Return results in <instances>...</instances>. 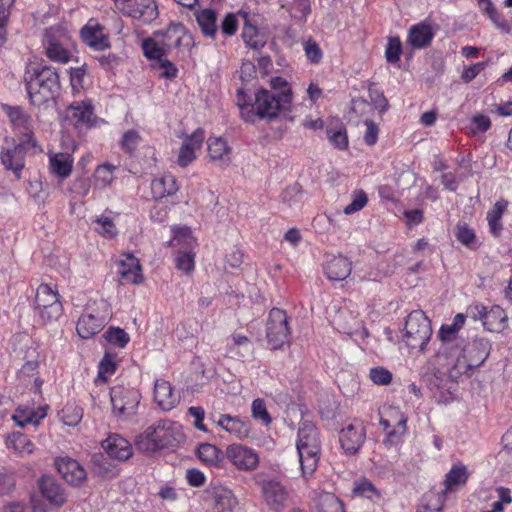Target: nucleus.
Returning a JSON list of instances; mask_svg holds the SVG:
<instances>
[{"label":"nucleus","instance_id":"nucleus-25","mask_svg":"<svg viewBox=\"0 0 512 512\" xmlns=\"http://www.w3.org/2000/svg\"><path fill=\"white\" fill-rule=\"evenodd\" d=\"M154 400L162 410L170 411L177 405L178 396L168 381L158 379L154 384Z\"/></svg>","mask_w":512,"mask_h":512},{"label":"nucleus","instance_id":"nucleus-52","mask_svg":"<svg viewBox=\"0 0 512 512\" xmlns=\"http://www.w3.org/2000/svg\"><path fill=\"white\" fill-rule=\"evenodd\" d=\"M353 492L374 502H378L381 499L380 491L366 479L356 483Z\"/></svg>","mask_w":512,"mask_h":512},{"label":"nucleus","instance_id":"nucleus-2","mask_svg":"<svg viewBox=\"0 0 512 512\" xmlns=\"http://www.w3.org/2000/svg\"><path fill=\"white\" fill-rule=\"evenodd\" d=\"M296 447L303 476H311L318 466L321 451L319 433L313 423H301Z\"/></svg>","mask_w":512,"mask_h":512},{"label":"nucleus","instance_id":"nucleus-55","mask_svg":"<svg viewBox=\"0 0 512 512\" xmlns=\"http://www.w3.org/2000/svg\"><path fill=\"white\" fill-rule=\"evenodd\" d=\"M95 223L97 224L95 230L103 237L111 239L117 236L118 230L109 217L102 215L95 220Z\"/></svg>","mask_w":512,"mask_h":512},{"label":"nucleus","instance_id":"nucleus-41","mask_svg":"<svg viewBox=\"0 0 512 512\" xmlns=\"http://www.w3.org/2000/svg\"><path fill=\"white\" fill-rule=\"evenodd\" d=\"M465 320L466 315L463 313H458L454 316L451 324H443L438 332V336L441 341L444 343L454 341L456 339L457 333L464 326Z\"/></svg>","mask_w":512,"mask_h":512},{"label":"nucleus","instance_id":"nucleus-7","mask_svg":"<svg viewBox=\"0 0 512 512\" xmlns=\"http://www.w3.org/2000/svg\"><path fill=\"white\" fill-rule=\"evenodd\" d=\"M491 350L490 342L485 338H476L463 350V354L457 358L454 369L458 373H467L480 367L488 358Z\"/></svg>","mask_w":512,"mask_h":512},{"label":"nucleus","instance_id":"nucleus-12","mask_svg":"<svg viewBox=\"0 0 512 512\" xmlns=\"http://www.w3.org/2000/svg\"><path fill=\"white\" fill-rule=\"evenodd\" d=\"M262 496L268 508L274 512H282L289 503L287 488L277 480H267L262 483Z\"/></svg>","mask_w":512,"mask_h":512},{"label":"nucleus","instance_id":"nucleus-15","mask_svg":"<svg viewBox=\"0 0 512 512\" xmlns=\"http://www.w3.org/2000/svg\"><path fill=\"white\" fill-rule=\"evenodd\" d=\"M82 41L94 51H103L110 48V41L104 33V26L90 19L80 30Z\"/></svg>","mask_w":512,"mask_h":512},{"label":"nucleus","instance_id":"nucleus-63","mask_svg":"<svg viewBox=\"0 0 512 512\" xmlns=\"http://www.w3.org/2000/svg\"><path fill=\"white\" fill-rule=\"evenodd\" d=\"M157 66L161 70L159 74L161 78L172 80L177 77L178 68L168 59L164 58L159 63H157Z\"/></svg>","mask_w":512,"mask_h":512},{"label":"nucleus","instance_id":"nucleus-32","mask_svg":"<svg viewBox=\"0 0 512 512\" xmlns=\"http://www.w3.org/2000/svg\"><path fill=\"white\" fill-rule=\"evenodd\" d=\"M42 495L53 505L62 506L66 496L61 486L50 477H43L40 481Z\"/></svg>","mask_w":512,"mask_h":512},{"label":"nucleus","instance_id":"nucleus-38","mask_svg":"<svg viewBox=\"0 0 512 512\" xmlns=\"http://www.w3.org/2000/svg\"><path fill=\"white\" fill-rule=\"evenodd\" d=\"M207 144L209 156L213 161H221L224 164L229 163L231 148L223 138L211 137L208 139Z\"/></svg>","mask_w":512,"mask_h":512},{"label":"nucleus","instance_id":"nucleus-56","mask_svg":"<svg viewBox=\"0 0 512 512\" xmlns=\"http://www.w3.org/2000/svg\"><path fill=\"white\" fill-rule=\"evenodd\" d=\"M368 202V197H367V194L359 189V190H355L353 193H352V201L350 204H348L345 208H344V213L346 215H350V214H353L355 212H358L360 211L361 209H363L366 204Z\"/></svg>","mask_w":512,"mask_h":512},{"label":"nucleus","instance_id":"nucleus-24","mask_svg":"<svg viewBox=\"0 0 512 512\" xmlns=\"http://www.w3.org/2000/svg\"><path fill=\"white\" fill-rule=\"evenodd\" d=\"M203 140L204 131L197 129L183 141L178 155V164L181 167H186L193 162L195 159V150L201 147Z\"/></svg>","mask_w":512,"mask_h":512},{"label":"nucleus","instance_id":"nucleus-58","mask_svg":"<svg viewBox=\"0 0 512 512\" xmlns=\"http://www.w3.org/2000/svg\"><path fill=\"white\" fill-rule=\"evenodd\" d=\"M369 377L376 385H388L392 381V373L384 367H374L370 369Z\"/></svg>","mask_w":512,"mask_h":512},{"label":"nucleus","instance_id":"nucleus-5","mask_svg":"<svg viewBox=\"0 0 512 512\" xmlns=\"http://www.w3.org/2000/svg\"><path fill=\"white\" fill-rule=\"evenodd\" d=\"M70 37L59 27L46 29L43 45L46 56L53 62L67 63L71 59L69 51Z\"/></svg>","mask_w":512,"mask_h":512},{"label":"nucleus","instance_id":"nucleus-23","mask_svg":"<svg viewBox=\"0 0 512 512\" xmlns=\"http://www.w3.org/2000/svg\"><path fill=\"white\" fill-rule=\"evenodd\" d=\"M434 35L432 26L428 22L423 21L409 29L407 44L414 49H423L431 44Z\"/></svg>","mask_w":512,"mask_h":512},{"label":"nucleus","instance_id":"nucleus-4","mask_svg":"<svg viewBox=\"0 0 512 512\" xmlns=\"http://www.w3.org/2000/svg\"><path fill=\"white\" fill-rule=\"evenodd\" d=\"M292 103V91L271 92L267 89H260L255 95L256 114L261 119L273 120L281 112L290 111Z\"/></svg>","mask_w":512,"mask_h":512},{"label":"nucleus","instance_id":"nucleus-21","mask_svg":"<svg viewBox=\"0 0 512 512\" xmlns=\"http://www.w3.org/2000/svg\"><path fill=\"white\" fill-rule=\"evenodd\" d=\"M106 324V317L99 314L83 313L78 319L76 330L83 339H89L99 333Z\"/></svg>","mask_w":512,"mask_h":512},{"label":"nucleus","instance_id":"nucleus-17","mask_svg":"<svg viewBox=\"0 0 512 512\" xmlns=\"http://www.w3.org/2000/svg\"><path fill=\"white\" fill-rule=\"evenodd\" d=\"M226 453L228 459L239 470H253L259 463L255 451L240 444L229 445Z\"/></svg>","mask_w":512,"mask_h":512},{"label":"nucleus","instance_id":"nucleus-14","mask_svg":"<svg viewBox=\"0 0 512 512\" xmlns=\"http://www.w3.org/2000/svg\"><path fill=\"white\" fill-rule=\"evenodd\" d=\"M54 465L62 478L72 486H81L87 478L84 467L71 457H58L55 459Z\"/></svg>","mask_w":512,"mask_h":512},{"label":"nucleus","instance_id":"nucleus-44","mask_svg":"<svg viewBox=\"0 0 512 512\" xmlns=\"http://www.w3.org/2000/svg\"><path fill=\"white\" fill-rule=\"evenodd\" d=\"M337 329L345 334L352 335L357 331L359 321L348 310L341 309L334 320Z\"/></svg>","mask_w":512,"mask_h":512},{"label":"nucleus","instance_id":"nucleus-53","mask_svg":"<svg viewBox=\"0 0 512 512\" xmlns=\"http://www.w3.org/2000/svg\"><path fill=\"white\" fill-rule=\"evenodd\" d=\"M455 236L461 244L468 248H473L476 243L474 230L464 222H460L456 225Z\"/></svg>","mask_w":512,"mask_h":512},{"label":"nucleus","instance_id":"nucleus-6","mask_svg":"<svg viewBox=\"0 0 512 512\" xmlns=\"http://www.w3.org/2000/svg\"><path fill=\"white\" fill-rule=\"evenodd\" d=\"M290 334L286 312L279 308L271 309L266 324V338L271 349L277 350L288 344Z\"/></svg>","mask_w":512,"mask_h":512},{"label":"nucleus","instance_id":"nucleus-30","mask_svg":"<svg viewBox=\"0 0 512 512\" xmlns=\"http://www.w3.org/2000/svg\"><path fill=\"white\" fill-rule=\"evenodd\" d=\"M178 189L176 178L172 174H165L151 182V193L155 200L174 195Z\"/></svg>","mask_w":512,"mask_h":512},{"label":"nucleus","instance_id":"nucleus-8","mask_svg":"<svg viewBox=\"0 0 512 512\" xmlns=\"http://www.w3.org/2000/svg\"><path fill=\"white\" fill-rule=\"evenodd\" d=\"M35 308L44 322L56 321L63 312L59 295L48 284H41L36 290Z\"/></svg>","mask_w":512,"mask_h":512},{"label":"nucleus","instance_id":"nucleus-20","mask_svg":"<svg viewBox=\"0 0 512 512\" xmlns=\"http://www.w3.org/2000/svg\"><path fill=\"white\" fill-rule=\"evenodd\" d=\"M101 445L110 458L120 461L128 460L133 454L131 444L118 434H111Z\"/></svg>","mask_w":512,"mask_h":512},{"label":"nucleus","instance_id":"nucleus-26","mask_svg":"<svg viewBox=\"0 0 512 512\" xmlns=\"http://www.w3.org/2000/svg\"><path fill=\"white\" fill-rule=\"evenodd\" d=\"M324 270L328 279L342 281L351 274L352 263L344 256H332L327 260Z\"/></svg>","mask_w":512,"mask_h":512},{"label":"nucleus","instance_id":"nucleus-48","mask_svg":"<svg viewBox=\"0 0 512 512\" xmlns=\"http://www.w3.org/2000/svg\"><path fill=\"white\" fill-rule=\"evenodd\" d=\"M242 38L247 46L254 50L261 49L265 46L266 41L255 26L246 24L243 28Z\"/></svg>","mask_w":512,"mask_h":512},{"label":"nucleus","instance_id":"nucleus-29","mask_svg":"<svg viewBox=\"0 0 512 512\" xmlns=\"http://www.w3.org/2000/svg\"><path fill=\"white\" fill-rule=\"evenodd\" d=\"M158 6L154 0H135L130 6L128 15L141 20L143 23H150L158 17Z\"/></svg>","mask_w":512,"mask_h":512},{"label":"nucleus","instance_id":"nucleus-34","mask_svg":"<svg viewBox=\"0 0 512 512\" xmlns=\"http://www.w3.org/2000/svg\"><path fill=\"white\" fill-rule=\"evenodd\" d=\"M196 21L205 37L215 39L217 34V14L213 9H203L196 12Z\"/></svg>","mask_w":512,"mask_h":512},{"label":"nucleus","instance_id":"nucleus-47","mask_svg":"<svg viewBox=\"0 0 512 512\" xmlns=\"http://www.w3.org/2000/svg\"><path fill=\"white\" fill-rule=\"evenodd\" d=\"M142 48L144 55L150 60H156L157 63L163 60L167 53V50L161 44L160 40L157 41L151 38L143 41Z\"/></svg>","mask_w":512,"mask_h":512},{"label":"nucleus","instance_id":"nucleus-39","mask_svg":"<svg viewBox=\"0 0 512 512\" xmlns=\"http://www.w3.org/2000/svg\"><path fill=\"white\" fill-rule=\"evenodd\" d=\"M507 316L500 306H492L489 310L485 308L483 326L491 332H499L504 328Z\"/></svg>","mask_w":512,"mask_h":512},{"label":"nucleus","instance_id":"nucleus-51","mask_svg":"<svg viewBox=\"0 0 512 512\" xmlns=\"http://www.w3.org/2000/svg\"><path fill=\"white\" fill-rule=\"evenodd\" d=\"M116 367L115 357L111 353L106 352L98 365L96 381L101 380L102 382H107L108 377L115 373Z\"/></svg>","mask_w":512,"mask_h":512},{"label":"nucleus","instance_id":"nucleus-36","mask_svg":"<svg viewBox=\"0 0 512 512\" xmlns=\"http://www.w3.org/2000/svg\"><path fill=\"white\" fill-rule=\"evenodd\" d=\"M184 34V26L180 23H173L169 25L165 31L159 34L161 35L160 42L167 51L173 48H178L181 45Z\"/></svg>","mask_w":512,"mask_h":512},{"label":"nucleus","instance_id":"nucleus-1","mask_svg":"<svg viewBox=\"0 0 512 512\" xmlns=\"http://www.w3.org/2000/svg\"><path fill=\"white\" fill-rule=\"evenodd\" d=\"M25 82L30 102L35 106L55 100L61 89L58 71L46 64L28 69L25 73Z\"/></svg>","mask_w":512,"mask_h":512},{"label":"nucleus","instance_id":"nucleus-46","mask_svg":"<svg viewBox=\"0 0 512 512\" xmlns=\"http://www.w3.org/2000/svg\"><path fill=\"white\" fill-rule=\"evenodd\" d=\"M318 512H345L343 502L332 493H324L319 497Z\"/></svg>","mask_w":512,"mask_h":512},{"label":"nucleus","instance_id":"nucleus-19","mask_svg":"<svg viewBox=\"0 0 512 512\" xmlns=\"http://www.w3.org/2000/svg\"><path fill=\"white\" fill-rule=\"evenodd\" d=\"M2 108L21 138H34L31 117L21 107L5 104Z\"/></svg>","mask_w":512,"mask_h":512},{"label":"nucleus","instance_id":"nucleus-18","mask_svg":"<svg viewBox=\"0 0 512 512\" xmlns=\"http://www.w3.org/2000/svg\"><path fill=\"white\" fill-rule=\"evenodd\" d=\"M66 118L77 128L91 127L94 121V109L91 102H73L67 108Z\"/></svg>","mask_w":512,"mask_h":512},{"label":"nucleus","instance_id":"nucleus-59","mask_svg":"<svg viewBox=\"0 0 512 512\" xmlns=\"http://www.w3.org/2000/svg\"><path fill=\"white\" fill-rule=\"evenodd\" d=\"M91 188V181L87 177L76 178L69 187L74 197H85Z\"/></svg>","mask_w":512,"mask_h":512},{"label":"nucleus","instance_id":"nucleus-49","mask_svg":"<svg viewBox=\"0 0 512 512\" xmlns=\"http://www.w3.org/2000/svg\"><path fill=\"white\" fill-rule=\"evenodd\" d=\"M104 338L118 348H125L130 341L128 333L120 327H109L104 333Z\"/></svg>","mask_w":512,"mask_h":512},{"label":"nucleus","instance_id":"nucleus-54","mask_svg":"<svg viewBox=\"0 0 512 512\" xmlns=\"http://www.w3.org/2000/svg\"><path fill=\"white\" fill-rule=\"evenodd\" d=\"M402 54V43L398 36L389 37L385 49V57L388 63L396 64Z\"/></svg>","mask_w":512,"mask_h":512},{"label":"nucleus","instance_id":"nucleus-60","mask_svg":"<svg viewBox=\"0 0 512 512\" xmlns=\"http://www.w3.org/2000/svg\"><path fill=\"white\" fill-rule=\"evenodd\" d=\"M252 415L255 419L261 420L266 425L271 423L272 419L267 412L263 399L257 398L252 402Z\"/></svg>","mask_w":512,"mask_h":512},{"label":"nucleus","instance_id":"nucleus-16","mask_svg":"<svg viewBox=\"0 0 512 512\" xmlns=\"http://www.w3.org/2000/svg\"><path fill=\"white\" fill-rule=\"evenodd\" d=\"M386 414L389 418L381 416L380 426L386 432L389 442H396L406 432L407 418L398 409L390 407Z\"/></svg>","mask_w":512,"mask_h":512},{"label":"nucleus","instance_id":"nucleus-13","mask_svg":"<svg viewBox=\"0 0 512 512\" xmlns=\"http://www.w3.org/2000/svg\"><path fill=\"white\" fill-rule=\"evenodd\" d=\"M153 433L159 449L177 447L184 440L181 426L169 420L159 422L156 427H153Z\"/></svg>","mask_w":512,"mask_h":512},{"label":"nucleus","instance_id":"nucleus-27","mask_svg":"<svg viewBox=\"0 0 512 512\" xmlns=\"http://www.w3.org/2000/svg\"><path fill=\"white\" fill-rule=\"evenodd\" d=\"M217 424L231 435L240 439L247 437L250 433L249 420L241 419L238 416L222 414L217 420Z\"/></svg>","mask_w":512,"mask_h":512},{"label":"nucleus","instance_id":"nucleus-57","mask_svg":"<svg viewBox=\"0 0 512 512\" xmlns=\"http://www.w3.org/2000/svg\"><path fill=\"white\" fill-rule=\"evenodd\" d=\"M141 137L136 130H128L126 131L120 141V146L123 151L128 154H132L137 146L139 145Z\"/></svg>","mask_w":512,"mask_h":512},{"label":"nucleus","instance_id":"nucleus-37","mask_svg":"<svg viewBox=\"0 0 512 512\" xmlns=\"http://www.w3.org/2000/svg\"><path fill=\"white\" fill-rule=\"evenodd\" d=\"M469 478V472L465 465H454L445 476V490L454 491L459 487L466 485Z\"/></svg>","mask_w":512,"mask_h":512},{"label":"nucleus","instance_id":"nucleus-28","mask_svg":"<svg viewBox=\"0 0 512 512\" xmlns=\"http://www.w3.org/2000/svg\"><path fill=\"white\" fill-rule=\"evenodd\" d=\"M74 159L69 153L49 154V170L51 174L63 180L70 176L73 169Z\"/></svg>","mask_w":512,"mask_h":512},{"label":"nucleus","instance_id":"nucleus-9","mask_svg":"<svg viewBox=\"0 0 512 512\" xmlns=\"http://www.w3.org/2000/svg\"><path fill=\"white\" fill-rule=\"evenodd\" d=\"M37 141L35 138H20L17 145L12 148L2 149L1 162L5 169L14 173L15 178H21V172L25 167V155L30 150H36Z\"/></svg>","mask_w":512,"mask_h":512},{"label":"nucleus","instance_id":"nucleus-45","mask_svg":"<svg viewBox=\"0 0 512 512\" xmlns=\"http://www.w3.org/2000/svg\"><path fill=\"white\" fill-rule=\"evenodd\" d=\"M135 445L139 451L147 454L160 450L156 437H154L153 427H148L144 433L137 436Z\"/></svg>","mask_w":512,"mask_h":512},{"label":"nucleus","instance_id":"nucleus-62","mask_svg":"<svg viewBox=\"0 0 512 512\" xmlns=\"http://www.w3.org/2000/svg\"><path fill=\"white\" fill-rule=\"evenodd\" d=\"M176 267L186 273H190L194 270V254L191 252H178L176 256Z\"/></svg>","mask_w":512,"mask_h":512},{"label":"nucleus","instance_id":"nucleus-42","mask_svg":"<svg viewBox=\"0 0 512 512\" xmlns=\"http://www.w3.org/2000/svg\"><path fill=\"white\" fill-rule=\"evenodd\" d=\"M508 206V202L505 200H499L497 201L492 209L487 213V220L489 224L490 232L494 236H498L500 232L502 231V222L501 218L505 211V209Z\"/></svg>","mask_w":512,"mask_h":512},{"label":"nucleus","instance_id":"nucleus-43","mask_svg":"<svg viewBox=\"0 0 512 512\" xmlns=\"http://www.w3.org/2000/svg\"><path fill=\"white\" fill-rule=\"evenodd\" d=\"M91 470L95 475L104 478H113L117 474L110 461L101 453L92 455Z\"/></svg>","mask_w":512,"mask_h":512},{"label":"nucleus","instance_id":"nucleus-10","mask_svg":"<svg viewBox=\"0 0 512 512\" xmlns=\"http://www.w3.org/2000/svg\"><path fill=\"white\" fill-rule=\"evenodd\" d=\"M141 395L134 388L115 386L110 390L113 412L119 416L129 417L136 413Z\"/></svg>","mask_w":512,"mask_h":512},{"label":"nucleus","instance_id":"nucleus-50","mask_svg":"<svg viewBox=\"0 0 512 512\" xmlns=\"http://www.w3.org/2000/svg\"><path fill=\"white\" fill-rule=\"evenodd\" d=\"M219 449L212 444L202 443L197 449L199 459L210 466H217L219 462Z\"/></svg>","mask_w":512,"mask_h":512},{"label":"nucleus","instance_id":"nucleus-11","mask_svg":"<svg viewBox=\"0 0 512 512\" xmlns=\"http://www.w3.org/2000/svg\"><path fill=\"white\" fill-rule=\"evenodd\" d=\"M366 438L363 422L354 420L340 431L339 442L346 455H355L362 447Z\"/></svg>","mask_w":512,"mask_h":512},{"label":"nucleus","instance_id":"nucleus-64","mask_svg":"<svg viewBox=\"0 0 512 512\" xmlns=\"http://www.w3.org/2000/svg\"><path fill=\"white\" fill-rule=\"evenodd\" d=\"M114 167L108 163L98 166L95 172V177L103 185H108L113 180Z\"/></svg>","mask_w":512,"mask_h":512},{"label":"nucleus","instance_id":"nucleus-33","mask_svg":"<svg viewBox=\"0 0 512 512\" xmlns=\"http://www.w3.org/2000/svg\"><path fill=\"white\" fill-rule=\"evenodd\" d=\"M212 496L216 512H231L237 503L232 491L221 485L213 487Z\"/></svg>","mask_w":512,"mask_h":512},{"label":"nucleus","instance_id":"nucleus-3","mask_svg":"<svg viewBox=\"0 0 512 512\" xmlns=\"http://www.w3.org/2000/svg\"><path fill=\"white\" fill-rule=\"evenodd\" d=\"M432 336L431 322L421 310L412 311L405 321L403 342L411 350L424 352Z\"/></svg>","mask_w":512,"mask_h":512},{"label":"nucleus","instance_id":"nucleus-40","mask_svg":"<svg viewBox=\"0 0 512 512\" xmlns=\"http://www.w3.org/2000/svg\"><path fill=\"white\" fill-rule=\"evenodd\" d=\"M8 448H12L18 455H30L34 451V444L27 435L21 432L11 433L6 440Z\"/></svg>","mask_w":512,"mask_h":512},{"label":"nucleus","instance_id":"nucleus-35","mask_svg":"<svg viewBox=\"0 0 512 512\" xmlns=\"http://www.w3.org/2000/svg\"><path fill=\"white\" fill-rule=\"evenodd\" d=\"M45 417V407H40L37 410L19 407L16 409L12 418L18 426L24 427L27 424H33L34 426H37L39 422Z\"/></svg>","mask_w":512,"mask_h":512},{"label":"nucleus","instance_id":"nucleus-22","mask_svg":"<svg viewBox=\"0 0 512 512\" xmlns=\"http://www.w3.org/2000/svg\"><path fill=\"white\" fill-rule=\"evenodd\" d=\"M118 274L126 283L140 284L143 280L139 260L132 254H126L119 260Z\"/></svg>","mask_w":512,"mask_h":512},{"label":"nucleus","instance_id":"nucleus-31","mask_svg":"<svg viewBox=\"0 0 512 512\" xmlns=\"http://www.w3.org/2000/svg\"><path fill=\"white\" fill-rule=\"evenodd\" d=\"M326 135L330 143L339 150H345L348 147V136L343 122L336 118L331 120L326 128Z\"/></svg>","mask_w":512,"mask_h":512},{"label":"nucleus","instance_id":"nucleus-61","mask_svg":"<svg viewBox=\"0 0 512 512\" xmlns=\"http://www.w3.org/2000/svg\"><path fill=\"white\" fill-rule=\"evenodd\" d=\"M369 98L372 104L379 109L381 113L388 109V100L384 96L383 92L378 90L373 84L369 86Z\"/></svg>","mask_w":512,"mask_h":512}]
</instances>
